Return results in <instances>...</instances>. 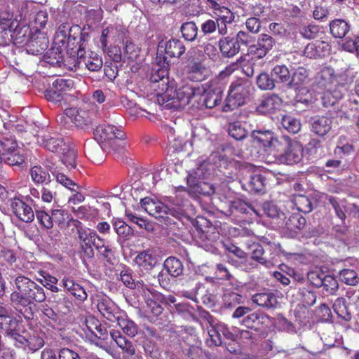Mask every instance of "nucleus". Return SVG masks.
<instances>
[{"mask_svg":"<svg viewBox=\"0 0 359 359\" xmlns=\"http://www.w3.org/2000/svg\"><path fill=\"white\" fill-rule=\"evenodd\" d=\"M336 81L334 71L330 67L322 68L316 76V83L318 88H330Z\"/></svg>","mask_w":359,"mask_h":359,"instance_id":"24","label":"nucleus"},{"mask_svg":"<svg viewBox=\"0 0 359 359\" xmlns=\"http://www.w3.org/2000/svg\"><path fill=\"white\" fill-rule=\"evenodd\" d=\"M83 50H79L77 53L78 58L74 65L79 69L86 68L90 72H97L101 69L103 62L98 54L90 52L88 55L83 56Z\"/></svg>","mask_w":359,"mask_h":359,"instance_id":"11","label":"nucleus"},{"mask_svg":"<svg viewBox=\"0 0 359 359\" xmlns=\"http://www.w3.org/2000/svg\"><path fill=\"white\" fill-rule=\"evenodd\" d=\"M228 131L229 135L236 140H241L246 137V130L239 122L230 123Z\"/></svg>","mask_w":359,"mask_h":359,"instance_id":"61","label":"nucleus"},{"mask_svg":"<svg viewBox=\"0 0 359 359\" xmlns=\"http://www.w3.org/2000/svg\"><path fill=\"white\" fill-rule=\"evenodd\" d=\"M328 201L334 208L336 215L342 222H344L346 219V212H348L346 201L345 199H338L333 196H329Z\"/></svg>","mask_w":359,"mask_h":359,"instance_id":"43","label":"nucleus"},{"mask_svg":"<svg viewBox=\"0 0 359 359\" xmlns=\"http://www.w3.org/2000/svg\"><path fill=\"white\" fill-rule=\"evenodd\" d=\"M60 153L62 154L61 159L63 164L68 168H76L77 154L74 148L66 144Z\"/></svg>","mask_w":359,"mask_h":359,"instance_id":"41","label":"nucleus"},{"mask_svg":"<svg viewBox=\"0 0 359 359\" xmlns=\"http://www.w3.org/2000/svg\"><path fill=\"white\" fill-rule=\"evenodd\" d=\"M311 130L319 136L326 135L332 128V120L326 116H314L310 118Z\"/></svg>","mask_w":359,"mask_h":359,"instance_id":"15","label":"nucleus"},{"mask_svg":"<svg viewBox=\"0 0 359 359\" xmlns=\"http://www.w3.org/2000/svg\"><path fill=\"white\" fill-rule=\"evenodd\" d=\"M164 50L170 57H180L184 53L186 48L181 41L170 39L165 43Z\"/></svg>","mask_w":359,"mask_h":359,"instance_id":"40","label":"nucleus"},{"mask_svg":"<svg viewBox=\"0 0 359 359\" xmlns=\"http://www.w3.org/2000/svg\"><path fill=\"white\" fill-rule=\"evenodd\" d=\"M18 327V321L11 314L8 310L0 316V329L5 331L6 336L15 332Z\"/></svg>","mask_w":359,"mask_h":359,"instance_id":"32","label":"nucleus"},{"mask_svg":"<svg viewBox=\"0 0 359 359\" xmlns=\"http://www.w3.org/2000/svg\"><path fill=\"white\" fill-rule=\"evenodd\" d=\"M77 222L81 224L80 222ZM76 226L82 259L83 262L86 259H92L94 257L93 246L96 248V245H97L96 240L103 242V239L94 230L83 228L81 225H76Z\"/></svg>","mask_w":359,"mask_h":359,"instance_id":"6","label":"nucleus"},{"mask_svg":"<svg viewBox=\"0 0 359 359\" xmlns=\"http://www.w3.org/2000/svg\"><path fill=\"white\" fill-rule=\"evenodd\" d=\"M10 206L13 214L22 222L29 223L34 220L35 215L32 208L22 200L11 198Z\"/></svg>","mask_w":359,"mask_h":359,"instance_id":"13","label":"nucleus"},{"mask_svg":"<svg viewBox=\"0 0 359 359\" xmlns=\"http://www.w3.org/2000/svg\"><path fill=\"white\" fill-rule=\"evenodd\" d=\"M264 212L271 218H278L283 216V212L278 208V206L271 202H265L262 207Z\"/></svg>","mask_w":359,"mask_h":359,"instance_id":"64","label":"nucleus"},{"mask_svg":"<svg viewBox=\"0 0 359 359\" xmlns=\"http://www.w3.org/2000/svg\"><path fill=\"white\" fill-rule=\"evenodd\" d=\"M219 49L223 55L227 57H233L240 50V45L233 38H222L219 41Z\"/></svg>","mask_w":359,"mask_h":359,"instance_id":"29","label":"nucleus"},{"mask_svg":"<svg viewBox=\"0 0 359 359\" xmlns=\"http://www.w3.org/2000/svg\"><path fill=\"white\" fill-rule=\"evenodd\" d=\"M191 340H193L194 343L190 345V347L187 350V355L190 359H203V351L200 347L198 344L200 341L196 339V336L194 335L190 332Z\"/></svg>","mask_w":359,"mask_h":359,"instance_id":"52","label":"nucleus"},{"mask_svg":"<svg viewBox=\"0 0 359 359\" xmlns=\"http://www.w3.org/2000/svg\"><path fill=\"white\" fill-rule=\"evenodd\" d=\"M117 322L118 326L123 332L130 337H134L138 333V326L136 323L128 319L124 318L117 317Z\"/></svg>","mask_w":359,"mask_h":359,"instance_id":"46","label":"nucleus"},{"mask_svg":"<svg viewBox=\"0 0 359 359\" xmlns=\"http://www.w3.org/2000/svg\"><path fill=\"white\" fill-rule=\"evenodd\" d=\"M112 225L114 231L119 237L127 239L133 235V229L124 221L120 219H114Z\"/></svg>","mask_w":359,"mask_h":359,"instance_id":"42","label":"nucleus"},{"mask_svg":"<svg viewBox=\"0 0 359 359\" xmlns=\"http://www.w3.org/2000/svg\"><path fill=\"white\" fill-rule=\"evenodd\" d=\"M257 84L260 90H273L275 88H283L277 86L273 79H271L269 74L262 73L259 75L257 79Z\"/></svg>","mask_w":359,"mask_h":359,"instance_id":"57","label":"nucleus"},{"mask_svg":"<svg viewBox=\"0 0 359 359\" xmlns=\"http://www.w3.org/2000/svg\"><path fill=\"white\" fill-rule=\"evenodd\" d=\"M95 139L97 142L111 141L114 139L123 140L125 133L112 125H100L94 132Z\"/></svg>","mask_w":359,"mask_h":359,"instance_id":"12","label":"nucleus"},{"mask_svg":"<svg viewBox=\"0 0 359 359\" xmlns=\"http://www.w3.org/2000/svg\"><path fill=\"white\" fill-rule=\"evenodd\" d=\"M243 297L241 294L233 292H226L222 296V302L224 308L234 309L242 303Z\"/></svg>","mask_w":359,"mask_h":359,"instance_id":"47","label":"nucleus"},{"mask_svg":"<svg viewBox=\"0 0 359 359\" xmlns=\"http://www.w3.org/2000/svg\"><path fill=\"white\" fill-rule=\"evenodd\" d=\"M4 161L9 165H20L25 162V157L18 147L11 154L4 156Z\"/></svg>","mask_w":359,"mask_h":359,"instance_id":"56","label":"nucleus"},{"mask_svg":"<svg viewBox=\"0 0 359 359\" xmlns=\"http://www.w3.org/2000/svg\"><path fill=\"white\" fill-rule=\"evenodd\" d=\"M283 152L278 155L277 161L283 164L294 165L299 163L303 158L304 149L302 144L292 140L289 137H281L280 150Z\"/></svg>","mask_w":359,"mask_h":359,"instance_id":"4","label":"nucleus"},{"mask_svg":"<svg viewBox=\"0 0 359 359\" xmlns=\"http://www.w3.org/2000/svg\"><path fill=\"white\" fill-rule=\"evenodd\" d=\"M35 215L38 222L44 228L50 229L53 226L51 213L49 214L44 210H36Z\"/></svg>","mask_w":359,"mask_h":359,"instance_id":"63","label":"nucleus"},{"mask_svg":"<svg viewBox=\"0 0 359 359\" xmlns=\"http://www.w3.org/2000/svg\"><path fill=\"white\" fill-rule=\"evenodd\" d=\"M110 335L117 346L126 354L133 356L135 354V348L132 342L123 337L119 331L111 330Z\"/></svg>","mask_w":359,"mask_h":359,"instance_id":"30","label":"nucleus"},{"mask_svg":"<svg viewBox=\"0 0 359 359\" xmlns=\"http://www.w3.org/2000/svg\"><path fill=\"white\" fill-rule=\"evenodd\" d=\"M158 62L152 67L150 80L151 82L156 83L163 80L168 74V63L165 58L157 57Z\"/></svg>","mask_w":359,"mask_h":359,"instance_id":"28","label":"nucleus"},{"mask_svg":"<svg viewBox=\"0 0 359 359\" xmlns=\"http://www.w3.org/2000/svg\"><path fill=\"white\" fill-rule=\"evenodd\" d=\"M209 69L200 61L190 62L188 78L195 82L205 80L209 75Z\"/></svg>","mask_w":359,"mask_h":359,"instance_id":"17","label":"nucleus"},{"mask_svg":"<svg viewBox=\"0 0 359 359\" xmlns=\"http://www.w3.org/2000/svg\"><path fill=\"white\" fill-rule=\"evenodd\" d=\"M341 97V91H323L321 96L325 107L334 105Z\"/></svg>","mask_w":359,"mask_h":359,"instance_id":"58","label":"nucleus"},{"mask_svg":"<svg viewBox=\"0 0 359 359\" xmlns=\"http://www.w3.org/2000/svg\"><path fill=\"white\" fill-rule=\"evenodd\" d=\"M16 290L11 294L14 309L25 319L34 318V307L46 299L43 287L25 276H18L14 280Z\"/></svg>","mask_w":359,"mask_h":359,"instance_id":"1","label":"nucleus"},{"mask_svg":"<svg viewBox=\"0 0 359 359\" xmlns=\"http://www.w3.org/2000/svg\"><path fill=\"white\" fill-rule=\"evenodd\" d=\"M7 337L13 341L15 347L25 350L28 348L32 352L36 351L44 344V341L41 337L36 336L27 337L20 334L18 332V328Z\"/></svg>","mask_w":359,"mask_h":359,"instance_id":"9","label":"nucleus"},{"mask_svg":"<svg viewBox=\"0 0 359 359\" xmlns=\"http://www.w3.org/2000/svg\"><path fill=\"white\" fill-rule=\"evenodd\" d=\"M205 1L216 15L219 34L225 35L227 33L226 25L234 20L233 13L228 8L219 4L215 0H205Z\"/></svg>","mask_w":359,"mask_h":359,"instance_id":"8","label":"nucleus"},{"mask_svg":"<svg viewBox=\"0 0 359 359\" xmlns=\"http://www.w3.org/2000/svg\"><path fill=\"white\" fill-rule=\"evenodd\" d=\"M282 126L289 133H297L301 129L300 121L289 115H284L281 118Z\"/></svg>","mask_w":359,"mask_h":359,"instance_id":"50","label":"nucleus"},{"mask_svg":"<svg viewBox=\"0 0 359 359\" xmlns=\"http://www.w3.org/2000/svg\"><path fill=\"white\" fill-rule=\"evenodd\" d=\"M327 294H334L339 288L337 280L332 276L325 275L323 277L322 286Z\"/></svg>","mask_w":359,"mask_h":359,"instance_id":"60","label":"nucleus"},{"mask_svg":"<svg viewBox=\"0 0 359 359\" xmlns=\"http://www.w3.org/2000/svg\"><path fill=\"white\" fill-rule=\"evenodd\" d=\"M43 96L48 102L57 104H67L74 100V97L67 93H64L62 91H40Z\"/></svg>","mask_w":359,"mask_h":359,"instance_id":"39","label":"nucleus"},{"mask_svg":"<svg viewBox=\"0 0 359 359\" xmlns=\"http://www.w3.org/2000/svg\"><path fill=\"white\" fill-rule=\"evenodd\" d=\"M30 175L32 180L36 184H43L50 182V175L48 172L41 166H34L30 169Z\"/></svg>","mask_w":359,"mask_h":359,"instance_id":"48","label":"nucleus"},{"mask_svg":"<svg viewBox=\"0 0 359 359\" xmlns=\"http://www.w3.org/2000/svg\"><path fill=\"white\" fill-rule=\"evenodd\" d=\"M265 254L268 255V257H271V267L274 265V260L276 257L279 256L281 252V246L280 243H267L264 246Z\"/></svg>","mask_w":359,"mask_h":359,"instance_id":"59","label":"nucleus"},{"mask_svg":"<svg viewBox=\"0 0 359 359\" xmlns=\"http://www.w3.org/2000/svg\"><path fill=\"white\" fill-rule=\"evenodd\" d=\"M330 33L335 38L342 39L350 30L348 23L341 19H336L330 24Z\"/></svg>","mask_w":359,"mask_h":359,"instance_id":"36","label":"nucleus"},{"mask_svg":"<svg viewBox=\"0 0 359 359\" xmlns=\"http://www.w3.org/2000/svg\"><path fill=\"white\" fill-rule=\"evenodd\" d=\"M133 273V271L130 269H124L120 273V279L127 287L137 290L140 294L147 286L142 280H135Z\"/></svg>","mask_w":359,"mask_h":359,"instance_id":"22","label":"nucleus"},{"mask_svg":"<svg viewBox=\"0 0 359 359\" xmlns=\"http://www.w3.org/2000/svg\"><path fill=\"white\" fill-rule=\"evenodd\" d=\"M18 147L16 140L13 136L3 137L0 139V152L4 156L11 154Z\"/></svg>","mask_w":359,"mask_h":359,"instance_id":"55","label":"nucleus"},{"mask_svg":"<svg viewBox=\"0 0 359 359\" xmlns=\"http://www.w3.org/2000/svg\"><path fill=\"white\" fill-rule=\"evenodd\" d=\"M86 156L94 163H100L104 158V151L98 142H86L84 144Z\"/></svg>","mask_w":359,"mask_h":359,"instance_id":"20","label":"nucleus"},{"mask_svg":"<svg viewBox=\"0 0 359 359\" xmlns=\"http://www.w3.org/2000/svg\"><path fill=\"white\" fill-rule=\"evenodd\" d=\"M252 300L259 306L270 309L278 304L277 298L272 292L257 293L252 296Z\"/></svg>","mask_w":359,"mask_h":359,"instance_id":"33","label":"nucleus"},{"mask_svg":"<svg viewBox=\"0 0 359 359\" xmlns=\"http://www.w3.org/2000/svg\"><path fill=\"white\" fill-rule=\"evenodd\" d=\"M281 103V98L277 95L273 94L262 101L257 107V111L261 114L272 113L280 107Z\"/></svg>","mask_w":359,"mask_h":359,"instance_id":"27","label":"nucleus"},{"mask_svg":"<svg viewBox=\"0 0 359 359\" xmlns=\"http://www.w3.org/2000/svg\"><path fill=\"white\" fill-rule=\"evenodd\" d=\"M251 137L264 147L273 148L278 151L280 150L281 137L278 139L270 130H255Z\"/></svg>","mask_w":359,"mask_h":359,"instance_id":"10","label":"nucleus"},{"mask_svg":"<svg viewBox=\"0 0 359 359\" xmlns=\"http://www.w3.org/2000/svg\"><path fill=\"white\" fill-rule=\"evenodd\" d=\"M142 208L151 216L159 219L166 225L174 224L170 216L180 219L185 215L184 209L180 206L169 208L163 203L146 197L140 201Z\"/></svg>","mask_w":359,"mask_h":359,"instance_id":"2","label":"nucleus"},{"mask_svg":"<svg viewBox=\"0 0 359 359\" xmlns=\"http://www.w3.org/2000/svg\"><path fill=\"white\" fill-rule=\"evenodd\" d=\"M97 308L100 313L108 320L114 321L117 318L116 305L109 298L102 297L97 299Z\"/></svg>","mask_w":359,"mask_h":359,"instance_id":"19","label":"nucleus"},{"mask_svg":"<svg viewBox=\"0 0 359 359\" xmlns=\"http://www.w3.org/2000/svg\"><path fill=\"white\" fill-rule=\"evenodd\" d=\"M142 346L144 351L147 356H149L153 359H156L160 357L161 354L159 349L154 341L146 339L143 341Z\"/></svg>","mask_w":359,"mask_h":359,"instance_id":"62","label":"nucleus"},{"mask_svg":"<svg viewBox=\"0 0 359 359\" xmlns=\"http://www.w3.org/2000/svg\"><path fill=\"white\" fill-rule=\"evenodd\" d=\"M210 164L203 161L200 163L188 176L187 183L189 186L197 184L199 182H203L210 175Z\"/></svg>","mask_w":359,"mask_h":359,"instance_id":"18","label":"nucleus"},{"mask_svg":"<svg viewBox=\"0 0 359 359\" xmlns=\"http://www.w3.org/2000/svg\"><path fill=\"white\" fill-rule=\"evenodd\" d=\"M340 280L347 285L356 286L359 284V276L356 271L344 269L339 273Z\"/></svg>","mask_w":359,"mask_h":359,"instance_id":"44","label":"nucleus"},{"mask_svg":"<svg viewBox=\"0 0 359 359\" xmlns=\"http://www.w3.org/2000/svg\"><path fill=\"white\" fill-rule=\"evenodd\" d=\"M328 44L323 41L309 43L304 48V55L309 58L322 57L328 52Z\"/></svg>","mask_w":359,"mask_h":359,"instance_id":"25","label":"nucleus"},{"mask_svg":"<svg viewBox=\"0 0 359 359\" xmlns=\"http://www.w3.org/2000/svg\"><path fill=\"white\" fill-rule=\"evenodd\" d=\"M181 32L185 40L194 41L198 35V27L194 22H187L182 24Z\"/></svg>","mask_w":359,"mask_h":359,"instance_id":"53","label":"nucleus"},{"mask_svg":"<svg viewBox=\"0 0 359 359\" xmlns=\"http://www.w3.org/2000/svg\"><path fill=\"white\" fill-rule=\"evenodd\" d=\"M53 175L55 177L56 181L63 185L65 187L69 189L75 194L70 198L69 201L74 204L81 203L84 201L85 197L79 192L80 187L74 182L71 179L67 177L65 175L58 172L57 171L53 172Z\"/></svg>","mask_w":359,"mask_h":359,"instance_id":"14","label":"nucleus"},{"mask_svg":"<svg viewBox=\"0 0 359 359\" xmlns=\"http://www.w3.org/2000/svg\"><path fill=\"white\" fill-rule=\"evenodd\" d=\"M146 96L151 97L149 100H154L166 109H179L189 104L191 99V95H186L184 91H163L157 94L151 93Z\"/></svg>","mask_w":359,"mask_h":359,"instance_id":"3","label":"nucleus"},{"mask_svg":"<svg viewBox=\"0 0 359 359\" xmlns=\"http://www.w3.org/2000/svg\"><path fill=\"white\" fill-rule=\"evenodd\" d=\"M248 186L250 191L260 192L264 188L265 178L259 174L251 175L248 182Z\"/></svg>","mask_w":359,"mask_h":359,"instance_id":"54","label":"nucleus"},{"mask_svg":"<svg viewBox=\"0 0 359 359\" xmlns=\"http://www.w3.org/2000/svg\"><path fill=\"white\" fill-rule=\"evenodd\" d=\"M250 248L252 250L251 257L252 259L257 261L267 268L271 267V257H268V255L265 254L264 246L258 243H253Z\"/></svg>","mask_w":359,"mask_h":359,"instance_id":"38","label":"nucleus"},{"mask_svg":"<svg viewBox=\"0 0 359 359\" xmlns=\"http://www.w3.org/2000/svg\"><path fill=\"white\" fill-rule=\"evenodd\" d=\"M292 201L294 205L296 206L297 210L303 213H309L313 209L312 199L308 196L302 194L294 195Z\"/></svg>","mask_w":359,"mask_h":359,"instance_id":"37","label":"nucleus"},{"mask_svg":"<svg viewBox=\"0 0 359 359\" xmlns=\"http://www.w3.org/2000/svg\"><path fill=\"white\" fill-rule=\"evenodd\" d=\"M123 33V29L121 27H118L117 26L110 25L104 29L100 37V43L102 48L107 47L108 37L119 39Z\"/></svg>","mask_w":359,"mask_h":359,"instance_id":"45","label":"nucleus"},{"mask_svg":"<svg viewBox=\"0 0 359 359\" xmlns=\"http://www.w3.org/2000/svg\"><path fill=\"white\" fill-rule=\"evenodd\" d=\"M39 142L48 150L60 153L66 144L60 138L52 137L50 134L39 136Z\"/></svg>","mask_w":359,"mask_h":359,"instance_id":"26","label":"nucleus"},{"mask_svg":"<svg viewBox=\"0 0 359 359\" xmlns=\"http://www.w3.org/2000/svg\"><path fill=\"white\" fill-rule=\"evenodd\" d=\"M154 293H158V292L151 290L147 287L140 294L145 301L148 312H150L154 316L156 317L162 313L163 309L161 306V302H159L153 297Z\"/></svg>","mask_w":359,"mask_h":359,"instance_id":"16","label":"nucleus"},{"mask_svg":"<svg viewBox=\"0 0 359 359\" xmlns=\"http://www.w3.org/2000/svg\"><path fill=\"white\" fill-rule=\"evenodd\" d=\"M267 316L259 312L248 313L242 320V324L248 328L258 330L265 323Z\"/></svg>","mask_w":359,"mask_h":359,"instance_id":"31","label":"nucleus"},{"mask_svg":"<svg viewBox=\"0 0 359 359\" xmlns=\"http://www.w3.org/2000/svg\"><path fill=\"white\" fill-rule=\"evenodd\" d=\"M65 116L69 118L76 126L81 129L88 128L92 125V118L86 107L79 109L73 107L66 109L64 114L57 117V121L62 123Z\"/></svg>","mask_w":359,"mask_h":359,"instance_id":"7","label":"nucleus"},{"mask_svg":"<svg viewBox=\"0 0 359 359\" xmlns=\"http://www.w3.org/2000/svg\"><path fill=\"white\" fill-rule=\"evenodd\" d=\"M306 224V219L299 214L292 215L285 222V227L291 231L302 229Z\"/></svg>","mask_w":359,"mask_h":359,"instance_id":"51","label":"nucleus"},{"mask_svg":"<svg viewBox=\"0 0 359 359\" xmlns=\"http://www.w3.org/2000/svg\"><path fill=\"white\" fill-rule=\"evenodd\" d=\"M245 98L246 95L241 91H228L222 110L226 112L237 109L244 104Z\"/></svg>","mask_w":359,"mask_h":359,"instance_id":"21","label":"nucleus"},{"mask_svg":"<svg viewBox=\"0 0 359 359\" xmlns=\"http://www.w3.org/2000/svg\"><path fill=\"white\" fill-rule=\"evenodd\" d=\"M272 76L276 83H285L290 88H294L292 81L290 80V74L285 65H276L272 70Z\"/></svg>","mask_w":359,"mask_h":359,"instance_id":"34","label":"nucleus"},{"mask_svg":"<svg viewBox=\"0 0 359 359\" xmlns=\"http://www.w3.org/2000/svg\"><path fill=\"white\" fill-rule=\"evenodd\" d=\"M208 223L205 218L198 217L196 229L200 239L203 242L204 247L208 250L214 252L219 245H222L224 242L220 240L219 232L214 226H209Z\"/></svg>","mask_w":359,"mask_h":359,"instance_id":"5","label":"nucleus"},{"mask_svg":"<svg viewBox=\"0 0 359 359\" xmlns=\"http://www.w3.org/2000/svg\"><path fill=\"white\" fill-rule=\"evenodd\" d=\"M135 264L145 270H151L158 263V259L150 250L140 252L135 257Z\"/></svg>","mask_w":359,"mask_h":359,"instance_id":"23","label":"nucleus"},{"mask_svg":"<svg viewBox=\"0 0 359 359\" xmlns=\"http://www.w3.org/2000/svg\"><path fill=\"white\" fill-rule=\"evenodd\" d=\"M163 267L172 277L181 276L184 271L182 262L175 257H168L163 263Z\"/></svg>","mask_w":359,"mask_h":359,"instance_id":"35","label":"nucleus"},{"mask_svg":"<svg viewBox=\"0 0 359 359\" xmlns=\"http://www.w3.org/2000/svg\"><path fill=\"white\" fill-rule=\"evenodd\" d=\"M333 309L336 314L341 319L348 321L351 318V313L348 312L346 300L344 298H337L333 304Z\"/></svg>","mask_w":359,"mask_h":359,"instance_id":"49","label":"nucleus"}]
</instances>
